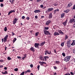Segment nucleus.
<instances>
[{"instance_id": "nucleus-1", "label": "nucleus", "mask_w": 75, "mask_h": 75, "mask_svg": "<svg viewBox=\"0 0 75 75\" xmlns=\"http://www.w3.org/2000/svg\"><path fill=\"white\" fill-rule=\"evenodd\" d=\"M71 57V56L66 57L64 58V61L66 62H68L69 61Z\"/></svg>"}, {"instance_id": "nucleus-2", "label": "nucleus", "mask_w": 75, "mask_h": 75, "mask_svg": "<svg viewBox=\"0 0 75 75\" xmlns=\"http://www.w3.org/2000/svg\"><path fill=\"white\" fill-rule=\"evenodd\" d=\"M18 20V18H15L14 19H13V23L14 24H15L17 23V20Z\"/></svg>"}, {"instance_id": "nucleus-3", "label": "nucleus", "mask_w": 75, "mask_h": 75, "mask_svg": "<svg viewBox=\"0 0 75 75\" xmlns=\"http://www.w3.org/2000/svg\"><path fill=\"white\" fill-rule=\"evenodd\" d=\"M44 32L45 35H50L51 34V33L48 31L46 30H44Z\"/></svg>"}, {"instance_id": "nucleus-4", "label": "nucleus", "mask_w": 75, "mask_h": 75, "mask_svg": "<svg viewBox=\"0 0 75 75\" xmlns=\"http://www.w3.org/2000/svg\"><path fill=\"white\" fill-rule=\"evenodd\" d=\"M8 35H6V36H5V37H4V42H6V41L7 40V38H8Z\"/></svg>"}, {"instance_id": "nucleus-5", "label": "nucleus", "mask_w": 75, "mask_h": 75, "mask_svg": "<svg viewBox=\"0 0 75 75\" xmlns=\"http://www.w3.org/2000/svg\"><path fill=\"white\" fill-rule=\"evenodd\" d=\"M45 55H47V54H51L52 55V53H51V52L50 51V52L49 53V52H48V50H45Z\"/></svg>"}, {"instance_id": "nucleus-6", "label": "nucleus", "mask_w": 75, "mask_h": 75, "mask_svg": "<svg viewBox=\"0 0 75 75\" xmlns=\"http://www.w3.org/2000/svg\"><path fill=\"white\" fill-rule=\"evenodd\" d=\"M39 64H40V65H42V66H44V64H46V63H45V62H39Z\"/></svg>"}, {"instance_id": "nucleus-7", "label": "nucleus", "mask_w": 75, "mask_h": 75, "mask_svg": "<svg viewBox=\"0 0 75 75\" xmlns=\"http://www.w3.org/2000/svg\"><path fill=\"white\" fill-rule=\"evenodd\" d=\"M39 45H40L38 43H35L34 44V46L35 48H38Z\"/></svg>"}, {"instance_id": "nucleus-8", "label": "nucleus", "mask_w": 75, "mask_h": 75, "mask_svg": "<svg viewBox=\"0 0 75 75\" xmlns=\"http://www.w3.org/2000/svg\"><path fill=\"white\" fill-rule=\"evenodd\" d=\"M73 23H75V20L74 18L71 19L70 20L69 23H73Z\"/></svg>"}, {"instance_id": "nucleus-9", "label": "nucleus", "mask_w": 75, "mask_h": 75, "mask_svg": "<svg viewBox=\"0 0 75 75\" xmlns=\"http://www.w3.org/2000/svg\"><path fill=\"white\" fill-rule=\"evenodd\" d=\"M39 58L42 61H44V57L42 55H40Z\"/></svg>"}, {"instance_id": "nucleus-10", "label": "nucleus", "mask_w": 75, "mask_h": 75, "mask_svg": "<svg viewBox=\"0 0 75 75\" xmlns=\"http://www.w3.org/2000/svg\"><path fill=\"white\" fill-rule=\"evenodd\" d=\"M68 21V20L66 19V21L63 23V24L64 25V26H65L67 25V23Z\"/></svg>"}, {"instance_id": "nucleus-11", "label": "nucleus", "mask_w": 75, "mask_h": 75, "mask_svg": "<svg viewBox=\"0 0 75 75\" xmlns=\"http://www.w3.org/2000/svg\"><path fill=\"white\" fill-rule=\"evenodd\" d=\"M30 51H33V52H35V49L33 47H31L30 48Z\"/></svg>"}, {"instance_id": "nucleus-12", "label": "nucleus", "mask_w": 75, "mask_h": 75, "mask_svg": "<svg viewBox=\"0 0 75 75\" xmlns=\"http://www.w3.org/2000/svg\"><path fill=\"white\" fill-rule=\"evenodd\" d=\"M50 23H51V21L50 20H49L47 21L45 24L46 25H49Z\"/></svg>"}, {"instance_id": "nucleus-13", "label": "nucleus", "mask_w": 75, "mask_h": 75, "mask_svg": "<svg viewBox=\"0 0 75 75\" xmlns=\"http://www.w3.org/2000/svg\"><path fill=\"white\" fill-rule=\"evenodd\" d=\"M67 44L68 47H71V42H70V41L68 42Z\"/></svg>"}, {"instance_id": "nucleus-14", "label": "nucleus", "mask_w": 75, "mask_h": 75, "mask_svg": "<svg viewBox=\"0 0 75 75\" xmlns=\"http://www.w3.org/2000/svg\"><path fill=\"white\" fill-rule=\"evenodd\" d=\"M13 12H14V13L15 12V11H14V10H12L11 11H10L8 12V15H10V14L11 13H13Z\"/></svg>"}, {"instance_id": "nucleus-15", "label": "nucleus", "mask_w": 75, "mask_h": 75, "mask_svg": "<svg viewBox=\"0 0 75 75\" xmlns=\"http://www.w3.org/2000/svg\"><path fill=\"white\" fill-rule=\"evenodd\" d=\"M52 17V13H50L49 16V18H51Z\"/></svg>"}, {"instance_id": "nucleus-16", "label": "nucleus", "mask_w": 75, "mask_h": 75, "mask_svg": "<svg viewBox=\"0 0 75 75\" xmlns=\"http://www.w3.org/2000/svg\"><path fill=\"white\" fill-rule=\"evenodd\" d=\"M45 42H42V43H41L39 45L40 46H41V47H42V46H43V45H44L45 44Z\"/></svg>"}, {"instance_id": "nucleus-17", "label": "nucleus", "mask_w": 75, "mask_h": 75, "mask_svg": "<svg viewBox=\"0 0 75 75\" xmlns=\"http://www.w3.org/2000/svg\"><path fill=\"white\" fill-rule=\"evenodd\" d=\"M75 45V40H73L72 43L71 44V45Z\"/></svg>"}, {"instance_id": "nucleus-18", "label": "nucleus", "mask_w": 75, "mask_h": 75, "mask_svg": "<svg viewBox=\"0 0 75 75\" xmlns=\"http://www.w3.org/2000/svg\"><path fill=\"white\" fill-rule=\"evenodd\" d=\"M72 3H70L69 4H68V6H67V7H71V6H72Z\"/></svg>"}, {"instance_id": "nucleus-19", "label": "nucleus", "mask_w": 75, "mask_h": 75, "mask_svg": "<svg viewBox=\"0 0 75 75\" xmlns=\"http://www.w3.org/2000/svg\"><path fill=\"white\" fill-rule=\"evenodd\" d=\"M41 11L40 10H36L34 12L35 13H40Z\"/></svg>"}, {"instance_id": "nucleus-20", "label": "nucleus", "mask_w": 75, "mask_h": 75, "mask_svg": "<svg viewBox=\"0 0 75 75\" xmlns=\"http://www.w3.org/2000/svg\"><path fill=\"white\" fill-rule=\"evenodd\" d=\"M70 10H67L65 11H64V13H68L69 11Z\"/></svg>"}, {"instance_id": "nucleus-21", "label": "nucleus", "mask_w": 75, "mask_h": 75, "mask_svg": "<svg viewBox=\"0 0 75 75\" xmlns=\"http://www.w3.org/2000/svg\"><path fill=\"white\" fill-rule=\"evenodd\" d=\"M58 33H61V34H63V32L61 31V30H58Z\"/></svg>"}, {"instance_id": "nucleus-22", "label": "nucleus", "mask_w": 75, "mask_h": 75, "mask_svg": "<svg viewBox=\"0 0 75 75\" xmlns=\"http://www.w3.org/2000/svg\"><path fill=\"white\" fill-rule=\"evenodd\" d=\"M55 64H60V62L59 61H56L55 62Z\"/></svg>"}, {"instance_id": "nucleus-23", "label": "nucleus", "mask_w": 75, "mask_h": 75, "mask_svg": "<svg viewBox=\"0 0 75 75\" xmlns=\"http://www.w3.org/2000/svg\"><path fill=\"white\" fill-rule=\"evenodd\" d=\"M59 34L57 32H55L54 33V35H59Z\"/></svg>"}, {"instance_id": "nucleus-24", "label": "nucleus", "mask_w": 75, "mask_h": 75, "mask_svg": "<svg viewBox=\"0 0 75 75\" xmlns=\"http://www.w3.org/2000/svg\"><path fill=\"white\" fill-rule=\"evenodd\" d=\"M44 58L45 59V61H46L47 58L48 59V58H49V57L48 56H45L44 57Z\"/></svg>"}, {"instance_id": "nucleus-25", "label": "nucleus", "mask_w": 75, "mask_h": 75, "mask_svg": "<svg viewBox=\"0 0 75 75\" xmlns=\"http://www.w3.org/2000/svg\"><path fill=\"white\" fill-rule=\"evenodd\" d=\"M39 34V32H38L36 33L35 34V36L36 37H37V36H38V35Z\"/></svg>"}, {"instance_id": "nucleus-26", "label": "nucleus", "mask_w": 75, "mask_h": 75, "mask_svg": "<svg viewBox=\"0 0 75 75\" xmlns=\"http://www.w3.org/2000/svg\"><path fill=\"white\" fill-rule=\"evenodd\" d=\"M65 15L64 13H62L61 15V18H63V17H64V15Z\"/></svg>"}, {"instance_id": "nucleus-27", "label": "nucleus", "mask_w": 75, "mask_h": 75, "mask_svg": "<svg viewBox=\"0 0 75 75\" xmlns=\"http://www.w3.org/2000/svg\"><path fill=\"white\" fill-rule=\"evenodd\" d=\"M40 65H38L37 68L38 69V71H39V69H40Z\"/></svg>"}, {"instance_id": "nucleus-28", "label": "nucleus", "mask_w": 75, "mask_h": 75, "mask_svg": "<svg viewBox=\"0 0 75 75\" xmlns=\"http://www.w3.org/2000/svg\"><path fill=\"white\" fill-rule=\"evenodd\" d=\"M7 30V27H5L4 29V31H6Z\"/></svg>"}, {"instance_id": "nucleus-29", "label": "nucleus", "mask_w": 75, "mask_h": 75, "mask_svg": "<svg viewBox=\"0 0 75 75\" xmlns=\"http://www.w3.org/2000/svg\"><path fill=\"white\" fill-rule=\"evenodd\" d=\"M57 5H58V3H57V2L55 3L54 4V6H56Z\"/></svg>"}, {"instance_id": "nucleus-30", "label": "nucleus", "mask_w": 75, "mask_h": 75, "mask_svg": "<svg viewBox=\"0 0 75 75\" xmlns=\"http://www.w3.org/2000/svg\"><path fill=\"white\" fill-rule=\"evenodd\" d=\"M51 10H47L46 11V13H48V12H49V11H51Z\"/></svg>"}, {"instance_id": "nucleus-31", "label": "nucleus", "mask_w": 75, "mask_h": 75, "mask_svg": "<svg viewBox=\"0 0 75 75\" xmlns=\"http://www.w3.org/2000/svg\"><path fill=\"white\" fill-rule=\"evenodd\" d=\"M64 42H62L61 44V46H62V47L64 46Z\"/></svg>"}, {"instance_id": "nucleus-32", "label": "nucleus", "mask_w": 75, "mask_h": 75, "mask_svg": "<svg viewBox=\"0 0 75 75\" xmlns=\"http://www.w3.org/2000/svg\"><path fill=\"white\" fill-rule=\"evenodd\" d=\"M7 59L8 60H11V58H10V57H8L7 58Z\"/></svg>"}, {"instance_id": "nucleus-33", "label": "nucleus", "mask_w": 75, "mask_h": 75, "mask_svg": "<svg viewBox=\"0 0 75 75\" xmlns=\"http://www.w3.org/2000/svg\"><path fill=\"white\" fill-rule=\"evenodd\" d=\"M26 71L27 72H31V71L30 69Z\"/></svg>"}, {"instance_id": "nucleus-34", "label": "nucleus", "mask_w": 75, "mask_h": 75, "mask_svg": "<svg viewBox=\"0 0 75 75\" xmlns=\"http://www.w3.org/2000/svg\"><path fill=\"white\" fill-rule=\"evenodd\" d=\"M45 30H48L49 28L48 27H45Z\"/></svg>"}, {"instance_id": "nucleus-35", "label": "nucleus", "mask_w": 75, "mask_h": 75, "mask_svg": "<svg viewBox=\"0 0 75 75\" xmlns=\"http://www.w3.org/2000/svg\"><path fill=\"white\" fill-rule=\"evenodd\" d=\"M14 70L15 71H16V72H17V71H18V69L17 68L15 69Z\"/></svg>"}, {"instance_id": "nucleus-36", "label": "nucleus", "mask_w": 75, "mask_h": 75, "mask_svg": "<svg viewBox=\"0 0 75 75\" xmlns=\"http://www.w3.org/2000/svg\"><path fill=\"white\" fill-rule=\"evenodd\" d=\"M62 55L63 57H65V54L64 53H62Z\"/></svg>"}, {"instance_id": "nucleus-37", "label": "nucleus", "mask_w": 75, "mask_h": 75, "mask_svg": "<svg viewBox=\"0 0 75 75\" xmlns=\"http://www.w3.org/2000/svg\"><path fill=\"white\" fill-rule=\"evenodd\" d=\"M24 72L23 71L22 73L20 75H24Z\"/></svg>"}, {"instance_id": "nucleus-38", "label": "nucleus", "mask_w": 75, "mask_h": 75, "mask_svg": "<svg viewBox=\"0 0 75 75\" xmlns=\"http://www.w3.org/2000/svg\"><path fill=\"white\" fill-rule=\"evenodd\" d=\"M64 75H70V74L67 73L66 74H64Z\"/></svg>"}, {"instance_id": "nucleus-39", "label": "nucleus", "mask_w": 75, "mask_h": 75, "mask_svg": "<svg viewBox=\"0 0 75 75\" xmlns=\"http://www.w3.org/2000/svg\"><path fill=\"white\" fill-rule=\"evenodd\" d=\"M31 68H33V65L31 64L30 65Z\"/></svg>"}, {"instance_id": "nucleus-40", "label": "nucleus", "mask_w": 75, "mask_h": 75, "mask_svg": "<svg viewBox=\"0 0 75 75\" xmlns=\"http://www.w3.org/2000/svg\"><path fill=\"white\" fill-rule=\"evenodd\" d=\"M4 6V5L3 4H1V6L2 7H3V6Z\"/></svg>"}, {"instance_id": "nucleus-41", "label": "nucleus", "mask_w": 75, "mask_h": 75, "mask_svg": "<svg viewBox=\"0 0 75 75\" xmlns=\"http://www.w3.org/2000/svg\"><path fill=\"white\" fill-rule=\"evenodd\" d=\"M17 58H19V59H21V57H20V56H18L17 57Z\"/></svg>"}, {"instance_id": "nucleus-42", "label": "nucleus", "mask_w": 75, "mask_h": 75, "mask_svg": "<svg viewBox=\"0 0 75 75\" xmlns=\"http://www.w3.org/2000/svg\"><path fill=\"white\" fill-rule=\"evenodd\" d=\"M26 19H27V20H29V19H30V18L29 17H27L26 18Z\"/></svg>"}, {"instance_id": "nucleus-43", "label": "nucleus", "mask_w": 75, "mask_h": 75, "mask_svg": "<svg viewBox=\"0 0 75 75\" xmlns=\"http://www.w3.org/2000/svg\"><path fill=\"white\" fill-rule=\"evenodd\" d=\"M54 68L55 69H57V67H56V66L54 67Z\"/></svg>"}, {"instance_id": "nucleus-44", "label": "nucleus", "mask_w": 75, "mask_h": 75, "mask_svg": "<svg viewBox=\"0 0 75 75\" xmlns=\"http://www.w3.org/2000/svg\"><path fill=\"white\" fill-rule=\"evenodd\" d=\"M14 0H12V1L11 2V4H13V3H14L13 1Z\"/></svg>"}, {"instance_id": "nucleus-45", "label": "nucleus", "mask_w": 75, "mask_h": 75, "mask_svg": "<svg viewBox=\"0 0 75 75\" xmlns=\"http://www.w3.org/2000/svg\"><path fill=\"white\" fill-rule=\"evenodd\" d=\"M12 35H15V34L13 32H12Z\"/></svg>"}, {"instance_id": "nucleus-46", "label": "nucleus", "mask_w": 75, "mask_h": 75, "mask_svg": "<svg viewBox=\"0 0 75 75\" xmlns=\"http://www.w3.org/2000/svg\"><path fill=\"white\" fill-rule=\"evenodd\" d=\"M22 18L23 19H24V18H25V16H23L22 17Z\"/></svg>"}, {"instance_id": "nucleus-47", "label": "nucleus", "mask_w": 75, "mask_h": 75, "mask_svg": "<svg viewBox=\"0 0 75 75\" xmlns=\"http://www.w3.org/2000/svg\"><path fill=\"white\" fill-rule=\"evenodd\" d=\"M41 0H37L36 1H37V2H40V1H41Z\"/></svg>"}, {"instance_id": "nucleus-48", "label": "nucleus", "mask_w": 75, "mask_h": 75, "mask_svg": "<svg viewBox=\"0 0 75 75\" xmlns=\"http://www.w3.org/2000/svg\"><path fill=\"white\" fill-rule=\"evenodd\" d=\"M73 9H75V5L74 6Z\"/></svg>"}, {"instance_id": "nucleus-49", "label": "nucleus", "mask_w": 75, "mask_h": 75, "mask_svg": "<svg viewBox=\"0 0 75 75\" xmlns=\"http://www.w3.org/2000/svg\"><path fill=\"white\" fill-rule=\"evenodd\" d=\"M73 53H75V49H74L73 50Z\"/></svg>"}, {"instance_id": "nucleus-50", "label": "nucleus", "mask_w": 75, "mask_h": 75, "mask_svg": "<svg viewBox=\"0 0 75 75\" xmlns=\"http://www.w3.org/2000/svg\"><path fill=\"white\" fill-rule=\"evenodd\" d=\"M73 27L74 28H75V23L74 24V25H73Z\"/></svg>"}, {"instance_id": "nucleus-51", "label": "nucleus", "mask_w": 75, "mask_h": 75, "mask_svg": "<svg viewBox=\"0 0 75 75\" xmlns=\"http://www.w3.org/2000/svg\"><path fill=\"white\" fill-rule=\"evenodd\" d=\"M70 74L71 75H74V74H73V73H72V72H70Z\"/></svg>"}, {"instance_id": "nucleus-52", "label": "nucleus", "mask_w": 75, "mask_h": 75, "mask_svg": "<svg viewBox=\"0 0 75 75\" xmlns=\"http://www.w3.org/2000/svg\"><path fill=\"white\" fill-rule=\"evenodd\" d=\"M44 18V16H41V18Z\"/></svg>"}, {"instance_id": "nucleus-53", "label": "nucleus", "mask_w": 75, "mask_h": 75, "mask_svg": "<svg viewBox=\"0 0 75 75\" xmlns=\"http://www.w3.org/2000/svg\"><path fill=\"white\" fill-rule=\"evenodd\" d=\"M7 69V67H4V69H5V70H6V69Z\"/></svg>"}, {"instance_id": "nucleus-54", "label": "nucleus", "mask_w": 75, "mask_h": 75, "mask_svg": "<svg viewBox=\"0 0 75 75\" xmlns=\"http://www.w3.org/2000/svg\"><path fill=\"white\" fill-rule=\"evenodd\" d=\"M5 74H7V71H5Z\"/></svg>"}, {"instance_id": "nucleus-55", "label": "nucleus", "mask_w": 75, "mask_h": 75, "mask_svg": "<svg viewBox=\"0 0 75 75\" xmlns=\"http://www.w3.org/2000/svg\"><path fill=\"white\" fill-rule=\"evenodd\" d=\"M35 18H38V16H35Z\"/></svg>"}, {"instance_id": "nucleus-56", "label": "nucleus", "mask_w": 75, "mask_h": 75, "mask_svg": "<svg viewBox=\"0 0 75 75\" xmlns=\"http://www.w3.org/2000/svg\"><path fill=\"white\" fill-rule=\"evenodd\" d=\"M40 7L41 8H42L43 7V5H40Z\"/></svg>"}, {"instance_id": "nucleus-57", "label": "nucleus", "mask_w": 75, "mask_h": 75, "mask_svg": "<svg viewBox=\"0 0 75 75\" xmlns=\"http://www.w3.org/2000/svg\"><path fill=\"white\" fill-rule=\"evenodd\" d=\"M2 67H3V66H0V68H2Z\"/></svg>"}, {"instance_id": "nucleus-58", "label": "nucleus", "mask_w": 75, "mask_h": 75, "mask_svg": "<svg viewBox=\"0 0 75 75\" xmlns=\"http://www.w3.org/2000/svg\"><path fill=\"white\" fill-rule=\"evenodd\" d=\"M13 40H14V41H16V40H17V39H16V38H14Z\"/></svg>"}, {"instance_id": "nucleus-59", "label": "nucleus", "mask_w": 75, "mask_h": 75, "mask_svg": "<svg viewBox=\"0 0 75 75\" xmlns=\"http://www.w3.org/2000/svg\"><path fill=\"white\" fill-rule=\"evenodd\" d=\"M65 38L66 39H67V38H68V36H66L65 37Z\"/></svg>"}, {"instance_id": "nucleus-60", "label": "nucleus", "mask_w": 75, "mask_h": 75, "mask_svg": "<svg viewBox=\"0 0 75 75\" xmlns=\"http://www.w3.org/2000/svg\"><path fill=\"white\" fill-rule=\"evenodd\" d=\"M3 0H0V2H3Z\"/></svg>"}, {"instance_id": "nucleus-61", "label": "nucleus", "mask_w": 75, "mask_h": 75, "mask_svg": "<svg viewBox=\"0 0 75 75\" xmlns=\"http://www.w3.org/2000/svg\"><path fill=\"white\" fill-rule=\"evenodd\" d=\"M24 57H25V58L26 57V55H25V54H24Z\"/></svg>"}, {"instance_id": "nucleus-62", "label": "nucleus", "mask_w": 75, "mask_h": 75, "mask_svg": "<svg viewBox=\"0 0 75 75\" xmlns=\"http://www.w3.org/2000/svg\"><path fill=\"white\" fill-rule=\"evenodd\" d=\"M53 9L52 8H49L48 9V10H53Z\"/></svg>"}, {"instance_id": "nucleus-63", "label": "nucleus", "mask_w": 75, "mask_h": 75, "mask_svg": "<svg viewBox=\"0 0 75 75\" xmlns=\"http://www.w3.org/2000/svg\"><path fill=\"white\" fill-rule=\"evenodd\" d=\"M24 58H25V57H22V59H24Z\"/></svg>"}, {"instance_id": "nucleus-64", "label": "nucleus", "mask_w": 75, "mask_h": 75, "mask_svg": "<svg viewBox=\"0 0 75 75\" xmlns=\"http://www.w3.org/2000/svg\"><path fill=\"white\" fill-rule=\"evenodd\" d=\"M1 62H3V60L2 59V60H1Z\"/></svg>"}]
</instances>
